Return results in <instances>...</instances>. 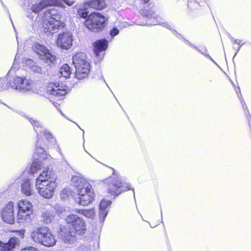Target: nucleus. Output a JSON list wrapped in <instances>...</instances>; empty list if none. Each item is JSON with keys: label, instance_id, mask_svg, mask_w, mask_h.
Masks as SVG:
<instances>
[{"label": "nucleus", "instance_id": "obj_34", "mask_svg": "<svg viewBox=\"0 0 251 251\" xmlns=\"http://www.w3.org/2000/svg\"><path fill=\"white\" fill-rule=\"evenodd\" d=\"M33 73L36 74L37 76L39 77H42L43 75H45L46 72L44 69H43L42 67L38 65L36 63L31 69Z\"/></svg>", "mask_w": 251, "mask_h": 251}, {"label": "nucleus", "instance_id": "obj_28", "mask_svg": "<svg viewBox=\"0 0 251 251\" xmlns=\"http://www.w3.org/2000/svg\"><path fill=\"white\" fill-rule=\"evenodd\" d=\"M87 5L84 4V1L82 5H77L76 10L77 14L79 17L85 19V20L89 18L90 15L89 11L87 7Z\"/></svg>", "mask_w": 251, "mask_h": 251}, {"label": "nucleus", "instance_id": "obj_15", "mask_svg": "<svg viewBox=\"0 0 251 251\" xmlns=\"http://www.w3.org/2000/svg\"><path fill=\"white\" fill-rule=\"evenodd\" d=\"M50 229L43 226L33 230L31 233V238L35 242L42 245L43 240L46 236Z\"/></svg>", "mask_w": 251, "mask_h": 251}, {"label": "nucleus", "instance_id": "obj_2", "mask_svg": "<svg viewBox=\"0 0 251 251\" xmlns=\"http://www.w3.org/2000/svg\"><path fill=\"white\" fill-rule=\"evenodd\" d=\"M56 176L43 170L36 180L35 187L40 195L46 199L51 198L57 186Z\"/></svg>", "mask_w": 251, "mask_h": 251}, {"label": "nucleus", "instance_id": "obj_19", "mask_svg": "<svg viewBox=\"0 0 251 251\" xmlns=\"http://www.w3.org/2000/svg\"><path fill=\"white\" fill-rule=\"evenodd\" d=\"M108 41L105 38L97 40L94 43V51L97 57H99L101 52L105 51L108 48Z\"/></svg>", "mask_w": 251, "mask_h": 251}, {"label": "nucleus", "instance_id": "obj_11", "mask_svg": "<svg viewBox=\"0 0 251 251\" xmlns=\"http://www.w3.org/2000/svg\"><path fill=\"white\" fill-rule=\"evenodd\" d=\"M74 37L71 31L62 32L58 34L56 45L61 49L69 50L73 45Z\"/></svg>", "mask_w": 251, "mask_h": 251}, {"label": "nucleus", "instance_id": "obj_4", "mask_svg": "<svg viewBox=\"0 0 251 251\" xmlns=\"http://www.w3.org/2000/svg\"><path fill=\"white\" fill-rule=\"evenodd\" d=\"M105 184L107 187L108 192L111 195L117 196L126 191L132 190L133 195L135 200V192L133 188H132L130 184L124 182L121 177H110L104 180Z\"/></svg>", "mask_w": 251, "mask_h": 251}, {"label": "nucleus", "instance_id": "obj_1", "mask_svg": "<svg viewBox=\"0 0 251 251\" xmlns=\"http://www.w3.org/2000/svg\"><path fill=\"white\" fill-rule=\"evenodd\" d=\"M65 220L74 231L63 227L60 228L59 236L65 244L73 245L76 241L75 234L81 235L85 233L86 230V223L82 218L75 214L67 216Z\"/></svg>", "mask_w": 251, "mask_h": 251}, {"label": "nucleus", "instance_id": "obj_44", "mask_svg": "<svg viewBox=\"0 0 251 251\" xmlns=\"http://www.w3.org/2000/svg\"><path fill=\"white\" fill-rule=\"evenodd\" d=\"M21 251H39V250L34 247H29L23 249Z\"/></svg>", "mask_w": 251, "mask_h": 251}, {"label": "nucleus", "instance_id": "obj_42", "mask_svg": "<svg viewBox=\"0 0 251 251\" xmlns=\"http://www.w3.org/2000/svg\"><path fill=\"white\" fill-rule=\"evenodd\" d=\"M119 32V30L117 27H114L109 31V35L111 39H113L114 37L118 35Z\"/></svg>", "mask_w": 251, "mask_h": 251}, {"label": "nucleus", "instance_id": "obj_46", "mask_svg": "<svg viewBox=\"0 0 251 251\" xmlns=\"http://www.w3.org/2000/svg\"><path fill=\"white\" fill-rule=\"evenodd\" d=\"M0 2H1V5H2V6L5 8L6 10L7 11V13H8V15H9V16L10 19V20L12 21V20H11V18H10V14H9V11H8V10L7 8V7H6V6L5 5V4H4V3H3V2L2 1V0H0Z\"/></svg>", "mask_w": 251, "mask_h": 251}, {"label": "nucleus", "instance_id": "obj_40", "mask_svg": "<svg viewBox=\"0 0 251 251\" xmlns=\"http://www.w3.org/2000/svg\"><path fill=\"white\" fill-rule=\"evenodd\" d=\"M36 62L31 59H26L25 60V67H28L30 70L36 64Z\"/></svg>", "mask_w": 251, "mask_h": 251}, {"label": "nucleus", "instance_id": "obj_47", "mask_svg": "<svg viewBox=\"0 0 251 251\" xmlns=\"http://www.w3.org/2000/svg\"><path fill=\"white\" fill-rule=\"evenodd\" d=\"M240 101H241V103L242 104L243 108H245L244 105H245L246 108H247V106L246 105V103H245V101L244 100L243 98H242V99H240Z\"/></svg>", "mask_w": 251, "mask_h": 251}, {"label": "nucleus", "instance_id": "obj_14", "mask_svg": "<svg viewBox=\"0 0 251 251\" xmlns=\"http://www.w3.org/2000/svg\"><path fill=\"white\" fill-rule=\"evenodd\" d=\"M3 221L9 224H13L15 220L13 203L10 201L3 208L1 212Z\"/></svg>", "mask_w": 251, "mask_h": 251}, {"label": "nucleus", "instance_id": "obj_7", "mask_svg": "<svg viewBox=\"0 0 251 251\" xmlns=\"http://www.w3.org/2000/svg\"><path fill=\"white\" fill-rule=\"evenodd\" d=\"M48 153L43 145L35 144V151L33 156V162L31 165L29 173L34 174L41 170L43 167V161L47 159Z\"/></svg>", "mask_w": 251, "mask_h": 251}, {"label": "nucleus", "instance_id": "obj_12", "mask_svg": "<svg viewBox=\"0 0 251 251\" xmlns=\"http://www.w3.org/2000/svg\"><path fill=\"white\" fill-rule=\"evenodd\" d=\"M72 183L75 187L77 194H82V192L86 193L87 191L91 190V186L88 181L80 174L79 176H74L72 177Z\"/></svg>", "mask_w": 251, "mask_h": 251}, {"label": "nucleus", "instance_id": "obj_45", "mask_svg": "<svg viewBox=\"0 0 251 251\" xmlns=\"http://www.w3.org/2000/svg\"><path fill=\"white\" fill-rule=\"evenodd\" d=\"M17 232H18L19 236L21 238H23L24 237V234H25V230H18Z\"/></svg>", "mask_w": 251, "mask_h": 251}, {"label": "nucleus", "instance_id": "obj_27", "mask_svg": "<svg viewBox=\"0 0 251 251\" xmlns=\"http://www.w3.org/2000/svg\"><path fill=\"white\" fill-rule=\"evenodd\" d=\"M45 7L49 6L59 5L63 1L68 6H72L75 2V1H70L69 0H42Z\"/></svg>", "mask_w": 251, "mask_h": 251}, {"label": "nucleus", "instance_id": "obj_53", "mask_svg": "<svg viewBox=\"0 0 251 251\" xmlns=\"http://www.w3.org/2000/svg\"><path fill=\"white\" fill-rule=\"evenodd\" d=\"M238 90H239V92H240V95H241V92H240V90H239V88H238Z\"/></svg>", "mask_w": 251, "mask_h": 251}, {"label": "nucleus", "instance_id": "obj_8", "mask_svg": "<svg viewBox=\"0 0 251 251\" xmlns=\"http://www.w3.org/2000/svg\"><path fill=\"white\" fill-rule=\"evenodd\" d=\"M67 90V87L56 82H50L47 87V92L49 95V99L53 103L55 102L52 99L57 100H60L68 93Z\"/></svg>", "mask_w": 251, "mask_h": 251}, {"label": "nucleus", "instance_id": "obj_21", "mask_svg": "<svg viewBox=\"0 0 251 251\" xmlns=\"http://www.w3.org/2000/svg\"><path fill=\"white\" fill-rule=\"evenodd\" d=\"M19 239L15 237L10 238L7 243H3L0 241V247L1 251H13V249L18 244Z\"/></svg>", "mask_w": 251, "mask_h": 251}, {"label": "nucleus", "instance_id": "obj_24", "mask_svg": "<svg viewBox=\"0 0 251 251\" xmlns=\"http://www.w3.org/2000/svg\"><path fill=\"white\" fill-rule=\"evenodd\" d=\"M87 61L86 55L83 52H77L73 57V63L75 68L78 70V73L80 70L81 64H83Z\"/></svg>", "mask_w": 251, "mask_h": 251}, {"label": "nucleus", "instance_id": "obj_39", "mask_svg": "<svg viewBox=\"0 0 251 251\" xmlns=\"http://www.w3.org/2000/svg\"><path fill=\"white\" fill-rule=\"evenodd\" d=\"M78 251H92V249L89 244L86 243L81 245L78 248Z\"/></svg>", "mask_w": 251, "mask_h": 251}, {"label": "nucleus", "instance_id": "obj_48", "mask_svg": "<svg viewBox=\"0 0 251 251\" xmlns=\"http://www.w3.org/2000/svg\"><path fill=\"white\" fill-rule=\"evenodd\" d=\"M150 1V0H141V2L145 5H147V4Z\"/></svg>", "mask_w": 251, "mask_h": 251}, {"label": "nucleus", "instance_id": "obj_5", "mask_svg": "<svg viewBox=\"0 0 251 251\" xmlns=\"http://www.w3.org/2000/svg\"><path fill=\"white\" fill-rule=\"evenodd\" d=\"M108 18L97 12L91 13L84 22V25L89 30L100 32L105 27Z\"/></svg>", "mask_w": 251, "mask_h": 251}, {"label": "nucleus", "instance_id": "obj_22", "mask_svg": "<svg viewBox=\"0 0 251 251\" xmlns=\"http://www.w3.org/2000/svg\"><path fill=\"white\" fill-rule=\"evenodd\" d=\"M21 192L25 196H31L34 193L33 185L29 178L25 179L21 183Z\"/></svg>", "mask_w": 251, "mask_h": 251}, {"label": "nucleus", "instance_id": "obj_38", "mask_svg": "<svg viewBox=\"0 0 251 251\" xmlns=\"http://www.w3.org/2000/svg\"><path fill=\"white\" fill-rule=\"evenodd\" d=\"M42 133H43L45 137L49 142H50L51 144H54L56 143V139L53 135L47 130L45 129Z\"/></svg>", "mask_w": 251, "mask_h": 251}, {"label": "nucleus", "instance_id": "obj_51", "mask_svg": "<svg viewBox=\"0 0 251 251\" xmlns=\"http://www.w3.org/2000/svg\"><path fill=\"white\" fill-rule=\"evenodd\" d=\"M247 112H248V113L249 114L250 117H251V115H250V113H249V110H248V109H247Z\"/></svg>", "mask_w": 251, "mask_h": 251}, {"label": "nucleus", "instance_id": "obj_17", "mask_svg": "<svg viewBox=\"0 0 251 251\" xmlns=\"http://www.w3.org/2000/svg\"><path fill=\"white\" fill-rule=\"evenodd\" d=\"M112 203L110 200L103 199L99 205V220L100 223H103L108 213V207Z\"/></svg>", "mask_w": 251, "mask_h": 251}, {"label": "nucleus", "instance_id": "obj_49", "mask_svg": "<svg viewBox=\"0 0 251 251\" xmlns=\"http://www.w3.org/2000/svg\"><path fill=\"white\" fill-rule=\"evenodd\" d=\"M18 58H19V55H18V53H17L15 55V60L14 61V63H16L17 62Z\"/></svg>", "mask_w": 251, "mask_h": 251}, {"label": "nucleus", "instance_id": "obj_30", "mask_svg": "<svg viewBox=\"0 0 251 251\" xmlns=\"http://www.w3.org/2000/svg\"><path fill=\"white\" fill-rule=\"evenodd\" d=\"M56 242V240L50 229L43 240L42 245L46 247H52L55 244Z\"/></svg>", "mask_w": 251, "mask_h": 251}, {"label": "nucleus", "instance_id": "obj_32", "mask_svg": "<svg viewBox=\"0 0 251 251\" xmlns=\"http://www.w3.org/2000/svg\"><path fill=\"white\" fill-rule=\"evenodd\" d=\"M54 219L53 213L48 209H44L42 214V220L46 224L50 223Z\"/></svg>", "mask_w": 251, "mask_h": 251}, {"label": "nucleus", "instance_id": "obj_36", "mask_svg": "<svg viewBox=\"0 0 251 251\" xmlns=\"http://www.w3.org/2000/svg\"><path fill=\"white\" fill-rule=\"evenodd\" d=\"M45 8L42 0L38 3L32 5L31 10L35 13H39L42 9Z\"/></svg>", "mask_w": 251, "mask_h": 251}, {"label": "nucleus", "instance_id": "obj_20", "mask_svg": "<svg viewBox=\"0 0 251 251\" xmlns=\"http://www.w3.org/2000/svg\"><path fill=\"white\" fill-rule=\"evenodd\" d=\"M90 64L87 60L83 64H81L80 66V71L78 73V70L75 69V77L78 79H82L86 78L90 71Z\"/></svg>", "mask_w": 251, "mask_h": 251}, {"label": "nucleus", "instance_id": "obj_33", "mask_svg": "<svg viewBox=\"0 0 251 251\" xmlns=\"http://www.w3.org/2000/svg\"><path fill=\"white\" fill-rule=\"evenodd\" d=\"M228 36L229 38L230 39L231 42L233 43L236 44L238 45V47L237 48H234L233 49L235 50H236V51L233 56V59L235 57V56L237 55L238 51L240 50L241 47L244 44V43H241V40L239 39H234L229 33L228 34Z\"/></svg>", "mask_w": 251, "mask_h": 251}, {"label": "nucleus", "instance_id": "obj_41", "mask_svg": "<svg viewBox=\"0 0 251 251\" xmlns=\"http://www.w3.org/2000/svg\"><path fill=\"white\" fill-rule=\"evenodd\" d=\"M198 5L200 6H201V5L200 4V2L197 1L196 0L195 1H191L189 0L187 2V5L188 8H190L191 10H192L193 8H195L196 6Z\"/></svg>", "mask_w": 251, "mask_h": 251}, {"label": "nucleus", "instance_id": "obj_18", "mask_svg": "<svg viewBox=\"0 0 251 251\" xmlns=\"http://www.w3.org/2000/svg\"><path fill=\"white\" fill-rule=\"evenodd\" d=\"M26 119L29 121L30 124L32 125L35 131L37 133V142L36 144L38 143L39 145H42L41 144L42 140L40 139V135L42 132L45 129L42 126V123L32 118L26 117Z\"/></svg>", "mask_w": 251, "mask_h": 251}, {"label": "nucleus", "instance_id": "obj_6", "mask_svg": "<svg viewBox=\"0 0 251 251\" xmlns=\"http://www.w3.org/2000/svg\"><path fill=\"white\" fill-rule=\"evenodd\" d=\"M17 221L21 223L24 221L26 223L31 222L33 218V206L31 203L26 200H21L18 203Z\"/></svg>", "mask_w": 251, "mask_h": 251}, {"label": "nucleus", "instance_id": "obj_3", "mask_svg": "<svg viewBox=\"0 0 251 251\" xmlns=\"http://www.w3.org/2000/svg\"><path fill=\"white\" fill-rule=\"evenodd\" d=\"M42 21L43 31L47 35L56 33L65 26L60 12L55 8L46 10Z\"/></svg>", "mask_w": 251, "mask_h": 251}, {"label": "nucleus", "instance_id": "obj_52", "mask_svg": "<svg viewBox=\"0 0 251 251\" xmlns=\"http://www.w3.org/2000/svg\"><path fill=\"white\" fill-rule=\"evenodd\" d=\"M101 75V77L102 79H103V80H104V82H105V80L104 79V78H103V77L102 75Z\"/></svg>", "mask_w": 251, "mask_h": 251}, {"label": "nucleus", "instance_id": "obj_16", "mask_svg": "<svg viewBox=\"0 0 251 251\" xmlns=\"http://www.w3.org/2000/svg\"><path fill=\"white\" fill-rule=\"evenodd\" d=\"M78 197L75 198L76 203L82 206H86L91 203L94 200V193L91 190L87 192H82V194H77Z\"/></svg>", "mask_w": 251, "mask_h": 251}, {"label": "nucleus", "instance_id": "obj_43", "mask_svg": "<svg viewBox=\"0 0 251 251\" xmlns=\"http://www.w3.org/2000/svg\"><path fill=\"white\" fill-rule=\"evenodd\" d=\"M32 1V0H18V2L22 6L28 7Z\"/></svg>", "mask_w": 251, "mask_h": 251}, {"label": "nucleus", "instance_id": "obj_35", "mask_svg": "<svg viewBox=\"0 0 251 251\" xmlns=\"http://www.w3.org/2000/svg\"><path fill=\"white\" fill-rule=\"evenodd\" d=\"M77 212L83 214L88 218H91L95 215V211L93 209H78Z\"/></svg>", "mask_w": 251, "mask_h": 251}, {"label": "nucleus", "instance_id": "obj_13", "mask_svg": "<svg viewBox=\"0 0 251 251\" xmlns=\"http://www.w3.org/2000/svg\"><path fill=\"white\" fill-rule=\"evenodd\" d=\"M156 7L152 3H150L148 5L143 6V7L140 10V14L145 18L151 21L150 23L147 24L148 25H156L154 24V21L156 18L161 20V22H164L163 20L159 16L155 14Z\"/></svg>", "mask_w": 251, "mask_h": 251}, {"label": "nucleus", "instance_id": "obj_54", "mask_svg": "<svg viewBox=\"0 0 251 251\" xmlns=\"http://www.w3.org/2000/svg\"><path fill=\"white\" fill-rule=\"evenodd\" d=\"M161 217H162V211L161 210Z\"/></svg>", "mask_w": 251, "mask_h": 251}, {"label": "nucleus", "instance_id": "obj_50", "mask_svg": "<svg viewBox=\"0 0 251 251\" xmlns=\"http://www.w3.org/2000/svg\"><path fill=\"white\" fill-rule=\"evenodd\" d=\"M57 151L61 154H62V153L61 152V149L59 147H58V149H57Z\"/></svg>", "mask_w": 251, "mask_h": 251}, {"label": "nucleus", "instance_id": "obj_10", "mask_svg": "<svg viewBox=\"0 0 251 251\" xmlns=\"http://www.w3.org/2000/svg\"><path fill=\"white\" fill-rule=\"evenodd\" d=\"M33 50L36 52L41 60H43L44 63L50 67H52L55 65L56 61V56L50 53L44 46L36 43L33 47Z\"/></svg>", "mask_w": 251, "mask_h": 251}, {"label": "nucleus", "instance_id": "obj_55", "mask_svg": "<svg viewBox=\"0 0 251 251\" xmlns=\"http://www.w3.org/2000/svg\"><path fill=\"white\" fill-rule=\"evenodd\" d=\"M237 93H238L237 90H235Z\"/></svg>", "mask_w": 251, "mask_h": 251}, {"label": "nucleus", "instance_id": "obj_29", "mask_svg": "<svg viewBox=\"0 0 251 251\" xmlns=\"http://www.w3.org/2000/svg\"><path fill=\"white\" fill-rule=\"evenodd\" d=\"M71 72L70 66L67 64L63 65L59 69L58 75L60 77H64L65 79L70 77Z\"/></svg>", "mask_w": 251, "mask_h": 251}, {"label": "nucleus", "instance_id": "obj_9", "mask_svg": "<svg viewBox=\"0 0 251 251\" xmlns=\"http://www.w3.org/2000/svg\"><path fill=\"white\" fill-rule=\"evenodd\" d=\"M12 82L10 81L11 88L15 89L20 92L25 93L30 92L33 89V82L30 79L25 77H19L13 74Z\"/></svg>", "mask_w": 251, "mask_h": 251}, {"label": "nucleus", "instance_id": "obj_26", "mask_svg": "<svg viewBox=\"0 0 251 251\" xmlns=\"http://www.w3.org/2000/svg\"><path fill=\"white\" fill-rule=\"evenodd\" d=\"M154 24H160L162 26L167 28V29L171 30L172 33L177 37L178 39H182L185 42L187 43V40H186L183 36H182L180 33H178L176 30L172 28V26L170 24L166 22H161V20L158 18H156L155 21H154Z\"/></svg>", "mask_w": 251, "mask_h": 251}, {"label": "nucleus", "instance_id": "obj_25", "mask_svg": "<svg viewBox=\"0 0 251 251\" xmlns=\"http://www.w3.org/2000/svg\"><path fill=\"white\" fill-rule=\"evenodd\" d=\"M84 4L87 6L97 10H101L106 7L104 0H84Z\"/></svg>", "mask_w": 251, "mask_h": 251}, {"label": "nucleus", "instance_id": "obj_37", "mask_svg": "<svg viewBox=\"0 0 251 251\" xmlns=\"http://www.w3.org/2000/svg\"><path fill=\"white\" fill-rule=\"evenodd\" d=\"M72 195V191L71 189L69 188H65L61 192L60 197L61 199L65 200Z\"/></svg>", "mask_w": 251, "mask_h": 251}, {"label": "nucleus", "instance_id": "obj_31", "mask_svg": "<svg viewBox=\"0 0 251 251\" xmlns=\"http://www.w3.org/2000/svg\"><path fill=\"white\" fill-rule=\"evenodd\" d=\"M187 44L190 46L191 47L194 48L196 50H198L199 52H200L202 55H204L205 57L209 58L211 61H212L215 64L217 65L216 62L213 59V58L207 53V50L205 47H203L200 49L197 46H195L192 43H191L189 41H187Z\"/></svg>", "mask_w": 251, "mask_h": 251}, {"label": "nucleus", "instance_id": "obj_23", "mask_svg": "<svg viewBox=\"0 0 251 251\" xmlns=\"http://www.w3.org/2000/svg\"><path fill=\"white\" fill-rule=\"evenodd\" d=\"M13 71L11 69L7 73L6 78H0V91H4V90L8 89L9 87H11L10 83L12 80L13 78Z\"/></svg>", "mask_w": 251, "mask_h": 251}]
</instances>
